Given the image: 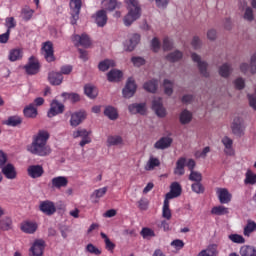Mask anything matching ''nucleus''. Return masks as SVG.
I'll use <instances>...</instances> for the list:
<instances>
[{
    "instance_id": "1",
    "label": "nucleus",
    "mask_w": 256,
    "mask_h": 256,
    "mask_svg": "<svg viewBox=\"0 0 256 256\" xmlns=\"http://www.w3.org/2000/svg\"><path fill=\"white\" fill-rule=\"evenodd\" d=\"M49 132L47 130H39L32 138V143L28 146L29 153L38 157H47L51 155V146L47 145L49 141Z\"/></svg>"
},
{
    "instance_id": "2",
    "label": "nucleus",
    "mask_w": 256,
    "mask_h": 256,
    "mask_svg": "<svg viewBox=\"0 0 256 256\" xmlns=\"http://www.w3.org/2000/svg\"><path fill=\"white\" fill-rule=\"evenodd\" d=\"M128 5V14L124 17V25L130 27L134 21H137L141 17V6L139 0H126Z\"/></svg>"
},
{
    "instance_id": "3",
    "label": "nucleus",
    "mask_w": 256,
    "mask_h": 256,
    "mask_svg": "<svg viewBox=\"0 0 256 256\" xmlns=\"http://www.w3.org/2000/svg\"><path fill=\"white\" fill-rule=\"evenodd\" d=\"M82 5H83V2L81 0H70L71 25H77V21H79V15L81 13Z\"/></svg>"
},
{
    "instance_id": "4",
    "label": "nucleus",
    "mask_w": 256,
    "mask_h": 256,
    "mask_svg": "<svg viewBox=\"0 0 256 256\" xmlns=\"http://www.w3.org/2000/svg\"><path fill=\"white\" fill-rule=\"evenodd\" d=\"M91 130H87L85 128H79L72 133L73 139H79L81 137V141L79 143L80 147H85V145H89L91 143Z\"/></svg>"
},
{
    "instance_id": "5",
    "label": "nucleus",
    "mask_w": 256,
    "mask_h": 256,
    "mask_svg": "<svg viewBox=\"0 0 256 256\" xmlns=\"http://www.w3.org/2000/svg\"><path fill=\"white\" fill-rule=\"evenodd\" d=\"M26 75H37L41 71V64L35 56H31L28 59L27 64L24 66Z\"/></svg>"
},
{
    "instance_id": "6",
    "label": "nucleus",
    "mask_w": 256,
    "mask_h": 256,
    "mask_svg": "<svg viewBox=\"0 0 256 256\" xmlns=\"http://www.w3.org/2000/svg\"><path fill=\"white\" fill-rule=\"evenodd\" d=\"M39 211L44 215L51 217V215H55V213H57V207H55V203L51 200H44L39 204Z\"/></svg>"
},
{
    "instance_id": "7",
    "label": "nucleus",
    "mask_w": 256,
    "mask_h": 256,
    "mask_svg": "<svg viewBox=\"0 0 256 256\" xmlns=\"http://www.w3.org/2000/svg\"><path fill=\"white\" fill-rule=\"evenodd\" d=\"M136 91L137 84H135V80H133V78H129L124 89L122 90L123 97H125V99H131V97L135 95Z\"/></svg>"
},
{
    "instance_id": "8",
    "label": "nucleus",
    "mask_w": 256,
    "mask_h": 256,
    "mask_svg": "<svg viewBox=\"0 0 256 256\" xmlns=\"http://www.w3.org/2000/svg\"><path fill=\"white\" fill-rule=\"evenodd\" d=\"M63 111H65V105L59 103L57 100H53L47 115L51 119L52 117H56V115H61Z\"/></svg>"
},
{
    "instance_id": "9",
    "label": "nucleus",
    "mask_w": 256,
    "mask_h": 256,
    "mask_svg": "<svg viewBox=\"0 0 256 256\" xmlns=\"http://www.w3.org/2000/svg\"><path fill=\"white\" fill-rule=\"evenodd\" d=\"M72 41L77 47H79V45H81V47H85L86 49L91 47V38H89V35L87 34L74 35L72 37Z\"/></svg>"
},
{
    "instance_id": "10",
    "label": "nucleus",
    "mask_w": 256,
    "mask_h": 256,
    "mask_svg": "<svg viewBox=\"0 0 256 256\" xmlns=\"http://www.w3.org/2000/svg\"><path fill=\"white\" fill-rule=\"evenodd\" d=\"M182 191L183 189L181 188V184H179V182H173L170 185V192L166 194L165 199L170 201V199L181 197Z\"/></svg>"
},
{
    "instance_id": "11",
    "label": "nucleus",
    "mask_w": 256,
    "mask_h": 256,
    "mask_svg": "<svg viewBox=\"0 0 256 256\" xmlns=\"http://www.w3.org/2000/svg\"><path fill=\"white\" fill-rule=\"evenodd\" d=\"M45 251V240L37 239L34 241L32 247L30 248V252L32 256H43V252Z\"/></svg>"
},
{
    "instance_id": "12",
    "label": "nucleus",
    "mask_w": 256,
    "mask_h": 256,
    "mask_svg": "<svg viewBox=\"0 0 256 256\" xmlns=\"http://www.w3.org/2000/svg\"><path fill=\"white\" fill-rule=\"evenodd\" d=\"M152 109L158 117H165L167 115V110L163 107L162 98H156L152 101Z\"/></svg>"
},
{
    "instance_id": "13",
    "label": "nucleus",
    "mask_w": 256,
    "mask_h": 256,
    "mask_svg": "<svg viewBox=\"0 0 256 256\" xmlns=\"http://www.w3.org/2000/svg\"><path fill=\"white\" fill-rule=\"evenodd\" d=\"M87 119V113L84 111H78L71 114L70 125L71 127H79L83 120Z\"/></svg>"
},
{
    "instance_id": "14",
    "label": "nucleus",
    "mask_w": 256,
    "mask_h": 256,
    "mask_svg": "<svg viewBox=\"0 0 256 256\" xmlns=\"http://www.w3.org/2000/svg\"><path fill=\"white\" fill-rule=\"evenodd\" d=\"M191 57L192 61L197 63L201 75H203V77H209V72H207V62L201 61V56L197 55V53H192Z\"/></svg>"
},
{
    "instance_id": "15",
    "label": "nucleus",
    "mask_w": 256,
    "mask_h": 256,
    "mask_svg": "<svg viewBox=\"0 0 256 256\" xmlns=\"http://www.w3.org/2000/svg\"><path fill=\"white\" fill-rule=\"evenodd\" d=\"M43 51H44V57L46 61H48V63H53V61H55L53 42L51 41L45 42L43 46Z\"/></svg>"
},
{
    "instance_id": "16",
    "label": "nucleus",
    "mask_w": 256,
    "mask_h": 256,
    "mask_svg": "<svg viewBox=\"0 0 256 256\" xmlns=\"http://www.w3.org/2000/svg\"><path fill=\"white\" fill-rule=\"evenodd\" d=\"M128 111H130V113L132 115H137V113L139 115H146L147 114V104L145 103H134V104H130L128 106Z\"/></svg>"
},
{
    "instance_id": "17",
    "label": "nucleus",
    "mask_w": 256,
    "mask_h": 256,
    "mask_svg": "<svg viewBox=\"0 0 256 256\" xmlns=\"http://www.w3.org/2000/svg\"><path fill=\"white\" fill-rule=\"evenodd\" d=\"M244 131L245 125H243V119H241L240 117L234 118L232 123V133H234V135H237L238 137H241Z\"/></svg>"
},
{
    "instance_id": "18",
    "label": "nucleus",
    "mask_w": 256,
    "mask_h": 256,
    "mask_svg": "<svg viewBox=\"0 0 256 256\" xmlns=\"http://www.w3.org/2000/svg\"><path fill=\"white\" fill-rule=\"evenodd\" d=\"M2 174L4 177H6V179H17V169H15V166L11 163H8L2 167Z\"/></svg>"
},
{
    "instance_id": "19",
    "label": "nucleus",
    "mask_w": 256,
    "mask_h": 256,
    "mask_svg": "<svg viewBox=\"0 0 256 256\" xmlns=\"http://www.w3.org/2000/svg\"><path fill=\"white\" fill-rule=\"evenodd\" d=\"M27 173L32 179H38V177L43 176V173H45V171L43 170V166L41 165H31L28 167Z\"/></svg>"
},
{
    "instance_id": "20",
    "label": "nucleus",
    "mask_w": 256,
    "mask_h": 256,
    "mask_svg": "<svg viewBox=\"0 0 256 256\" xmlns=\"http://www.w3.org/2000/svg\"><path fill=\"white\" fill-rule=\"evenodd\" d=\"M217 195H218V199L222 205L231 202L232 195H231V193H229V190H227L226 188H218Z\"/></svg>"
},
{
    "instance_id": "21",
    "label": "nucleus",
    "mask_w": 256,
    "mask_h": 256,
    "mask_svg": "<svg viewBox=\"0 0 256 256\" xmlns=\"http://www.w3.org/2000/svg\"><path fill=\"white\" fill-rule=\"evenodd\" d=\"M139 41H141V35L133 34L132 37L124 44L126 51H134L135 47L139 45Z\"/></svg>"
},
{
    "instance_id": "22",
    "label": "nucleus",
    "mask_w": 256,
    "mask_h": 256,
    "mask_svg": "<svg viewBox=\"0 0 256 256\" xmlns=\"http://www.w3.org/2000/svg\"><path fill=\"white\" fill-rule=\"evenodd\" d=\"M51 183L53 189H61L69 185V180L65 176H57L52 179Z\"/></svg>"
},
{
    "instance_id": "23",
    "label": "nucleus",
    "mask_w": 256,
    "mask_h": 256,
    "mask_svg": "<svg viewBox=\"0 0 256 256\" xmlns=\"http://www.w3.org/2000/svg\"><path fill=\"white\" fill-rule=\"evenodd\" d=\"M38 227L39 226L37 225V222L26 221L22 223L21 230L23 231V233H28L29 235H33V233L37 231Z\"/></svg>"
},
{
    "instance_id": "24",
    "label": "nucleus",
    "mask_w": 256,
    "mask_h": 256,
    "mask_svg": "<svg viewBox=\"0 0 256 256\" xmlns=\"http://www.w3.org/2000/svg\"><path fill=\"white\" fill-rule=\"evenodd\" d=\"M101 5L105 11H115L121 7V3L117 0H102Z\"/></svg>"
},
{
    "instance_id": "25",
    "label": "nucleus",
    "mask_w": 256,
    "mask_h": 256,
    "mask_svg": "<svg viewBox=\"0 0 256 256\" xmlns=\"http://www.w3.org/2000/svg\"><path fill=\"white\" fill-rule=\"evenodd\" d=\"M50 85H61L63 83V75L59 72L52 71L48 74Z\"/></svg>"
},
{
    "instance_id": "26",
    "label": "nucleus",
    "mask_w": 256,
    "mask_h": 256,
    "mask_svg": "<svg viewBox=\"0 0 256 256\" xmlns=\"http://www.w3.org/2000/svg\"><path fill=\"white\" fill-rule=\"evenodd\" d=\"M8 59L12 63L15 61H21V59H23V49L21 48L11 49L9 51Z\"/></svg>"
},
{
    "instance_id": "27",
    "label": "nucleus",
    "mask_w": 256,
    "mask_h": 256,
    "mask_svg": "<svg viewBox=\"0 0 256 256\" xmlns=\"http://www.w3.org/2000/svg\"><path fill=\"white\" fill-rule=\"evenodd\" d=\"M107 11H105V9L99 10L96 13V25H98V27H105V25H107Z\"/></svg>"
},
{
    "instance_id": "28",
    "label": "nucleus",
    "mask_w": 256,
    "mask_h": 256,
    "mask_svg": "<svg viewBox=\"0 0 256 256\" xmlns=\"http://www.w3.org/2000/svg\"><path fill=\"white\" fill-rule=\"evenodd\" d=\"M171 143H173V139L170 137H162L155 144V149H167L171 147Z\"/></svg>"
},
{
    "instance_id": "29",
    "label": "nucleus",
    "mask_w": 256,
    "mask_h": 256,
    "mask_svg": "<svg viewBox=\"0 0 256 256\" xmlns=\"http://www.w3.org/2000/svg\"><path fill=\"white\" fill-rule=\"evenodd\" d=\"M222 143L225 147L224 153L226 155H229V156L235 155V151L233 150V140L231 138L227 136L222 138Z\"/></svg>"
},
{
    "instance_id": "30",
    "label": "nucleus",
    "mask_w": 256,
    "mask_h": 256,
    "mask_svg": "<svg viewBox=\"0 0 256 256\" xmlns=\"http://www.w3.org/2000/svg\"><path fill=\"white\" fill-rule=\"evenodd\" d=\"M123 77V72L121 70H111L107 73V79L110 83H116L117 81H121Z\"/></svg>"
},
{
    "instance_id": "31",
    "label": "nucleus",
    "mask_w": 256,
    "mask_h": 256,
    "mask_svg": "<svg viewBox=\"0 0 256 256\" xmlns=\"http://www.w3.org/2000/svg\"><path fill=\"white\" fill-rule=\"evenodd\" d=\"M84 93L90 99H95L97 97V95H99V90H97V87H95L91 84H86L84 86Z\"/></svg>"
},
{
    "instance_id": "32",
    "label": "nucleus",
    "mask_w": 256,
    "mask_h": 256,
    "mask_svg": "<svg viewBox=\"0 0 256 256\" xmlns=\"http://www.w3.org/2000/svg\"><path fill=\"white\" fill-rule=\"evenodd\" d=\"M0 229L1 231H10V229H13V220L11 217L6 216L0 219Z\"/></svg>"
},
{
    "instance_id": "33",
    "label": "nucleus",
    "mask_w": 256,
    "mask_h": 256,
    "mask_svg": "<svg viewBox=\"0 0 256 256\" xmlns=\"http://www.w3.org/2000/svg\"><path fill=\"white\" fill-rule=\"evenodd\" d=\"M256 223L253 220H247L246 227H244L243 235L244 237H251V233H255Z\"/></svg>"
},
{
    "instance_id": "34",
    "label": "nucleus",
    "mask_w": 256,
    "mask_h": 256,
    "mask_svg": "<svg viewBox=\"0 0 256 256\" xmlns=\"http://www.w3.org/2000/svg\"><path fill=\"white\" fill-rule=\"evenodd\" d=\"M197 256H217V245H209L207 249L200 251Z\"/></svg>"
},
{
    "instance_id": "35",
    "label": "nucleus",
    "mask_w": 256,
    "mask_h": 256,
    "mask_svg": "<svg viewBox=\"0 0 256 256\" xmlns=\"http://www.w3.org/2000/svg\"><path fill=\"white\" fill-rule=\"evenodd\" d=\"M185 158H179L176 162V168L174 170L175 175H185Z\"/></svg>"
},
{
    "instance_id": "36",
    "label": "nucleus",
    "mask_w": 256,
    "mask_h": 256,
    "mask_svg": "<svg viewBox=\"0 0 256 256\" xmlns=\"http://www.w3.org/2000/svg\"><path fill=\"white\" fill-rule=\"evenodd\" d=\"M104 115L111 119V121H115L119 117V113H117V109L113 106H107L104 110Z\"/></svg>"
},
{
    "instance_id": "37",
    "label": "nucleus",
    "mask_w": 256,
    "mask_h": 256,
    "mask_svg": "<svg viewBox=\"0 0 256 256\" xmlns=\"http://www.w3.org/2000/svg\"><path fill=\"white\" fill-rule=\"evenodd\" d=\"M167 61H170V63H177V61H181L183 59V52L176 50L174 52H171L166 56Z\"/></svg>"
},
{
    "instance_id": "38",
    "label": "nucleus",
    "mask_w": 256,
    "mask_h": 256,
    "mask_svg": "<svg viewBox=\"0 0 256 256\" xmlns=\"http://www.w3.org/2000/svg\"><path fill=\"white\" fill-rule=\"evenodd\" d=\"M25 117H28L30 119H33L37 117V109L35 107V104H30L24 108L23 111Z\"/></svg>"
},
{
    "instance_id": "39",
    "label": "nucleus",
    "mask_w": 256,
    "mask_h": 256,
    "mask_svg": "<svg viewBox=\"0 0 256 256\" xmlns=\"http://www.w3.org/2000/svg\"><path fill=\"white\" fill-rule=\"evenodd\" d=\"M241 256H256V248L254 246L245 245L240 248Z\"/></svg>"
},
{
    "instance_id": "40",
    "label": "nucleus",
    "mask_w": 256,
    "mask_h": 256,
    "mask_svg": "<svg viewBox=\"0 0 256 256\" xmlns=\"http://www.w3.org/2000/svg\"><path fill=\"white\" fill-rule=\"evenodd\" d=\"M161 165V161L159 158H155L151 156L145 166L146 171H153L155 167H159Z\"/></svg>"
},
{
    "instance_id": "41",
    "label": "nucleus",
    "mask_w": 256,
    "mask_h": 256,
    "mask_svg": "<svg viewBox=\"0 0 256 256\" xmlns=\"http://www.w3.org/2000/svg\"><path fill=\"white\" fill-rule=\"evenodd\" d=\"M107 145L108 147H113L117 145H123V137L121 136H108L107 138Z\"/></svg>"
},
{
    "instance_id": "42",
    "label": "nucleus",
    "mask_w": 256,
    "mask_h": 256,
    "mask_svg": "<svg viewBox=\"0 0 256 256\" xmlns=\"http://www.w3.org/2000/svg\"><path fill=\"white\" fill-rule=\"evenodd\" d=\"M211 214L212 215H218V216L229 215V208H227L223 205L215 206L211 209Z\"/></svg>"
},
{
    "instance_id": "43",
    "label": "nucleus",
    "mask_w": 256,
    "mask_h": 256,
    "mask_svg": "<svg viewBox=\"0 0 256 256\" xmlns=\"http://www.w3.org/2000/svg\"><path fill=\"white\" fill-rule=\"evenodd\" d=\"M162 217L167 219V221L171 220L172 214L171 209L169 208V200L164 199L163 208H162Z\"/></svg>"
},
{
    "instance_id": "44",
    "label": "nucleus",
    "mask_w": 256,
    "mask_h": 256,
    "mask_svg": "<svg viewBox=\"0 0 256 256\" xmlns=\"http://www.w3.org/2000/svg\"><path fill=\"white\" fill-rule=\"evenodd\" d=\"M191 119H193V114L189 112V110H183L180 114V123L182 125H187V123H191Z\"/></svg>"
},
{
    "instance_id": "45",
    "label": "nucleus",
    "mask_w": 256,
    "mask_h": 256,
    "mask_svg": "<svg viewBox=\"0 0 256 256\" xmlns=\"http://www.w3.org/2000/svg\"><path fill=\"white\" fill-rule=\"evenodd\" d=\"M4 123L9 127H17V125L23 123V120L19 116H10Z\"/></svg>"
},
{
    "instance_id": "46",
    "label": "nucleus",
    "mask_w": 256,
    "mask_h": 256,
    "mask_svg": "<svg viewBox=\"0 0 256 256\" xmlns=\"http://www.w3.org/2000/svg\"><path fill=\"white\" fill-rule=\"evenodd\" d=\"M114 66H115V61L106 59L99 63L98 69L99 71L105 72V71H108L110 67H114Z\"/></svg>"
},
{
    "instance_id": "47",
    "label": "nucleus",
    "mask_w": 256,
    "mask_h": 256,
    "mask_svg": "<svg viewBox=\"0 0 256 256\" xmlns=\"http://www.w3.org/2000/svg\"><path fill=\"white\" fill-rule=\"evenodd\" d=\"M100 235H101L102 239H104L105 247H106L107 251H110V253H113V251H115V243H113L111 241V239H109L107 234L101 232Z\"/></svg>"
},
{
    "instance_id": "48",
    "label": "nucleus",
    "mask_w": 256,
    "mask_h": 256,
    "mask_svg": "<svg viewBox=\"0 0 256 256\" xmlns=\"http://www.w3.org/2000/svg\"><path fill=\"white\" fill-rule=\"evenodd\" d=\"M245 185H255L256 183V174L253 173L251 170H247L245 174V179H244Z\"/></svg>"
},
{
    "instance_id": "49",
    "label": "nucleus",
    "mask_w": 256,
    "mask_h": 256,
    "mask_svg": "<svg viewBox=\"0 0 256 256\" xmlns=\"http://www.w3.org/2000/svg\"><path fill=\"white\" fill-rule=\"evenodd\" d=\"M157 87H158L157 80H150L144 83V89L145 91H148V93H155V91H157Z\"/></svg>"
},
{
    "instance_id": "50",
    "label": "nucleus",
    "mask_w": 256,
    "mask_h": 256,
    "mask_svg": "<svg viewBox=\"0 0 256 256\" xmlns=\"http://www.w3.org/2000/svg\"><path fill=\"white\" fill-rule=\"evenodd\" d=\"M140 235L143 239H151V237H155V231L149 227H144L142 228Z\"/></svg>"
},
{
    "instance_id": "51",
    "label": "nucleus",
    "mask_w": 256,
    "mask_h": 256,
    "mask_svg": "<svg viewBox=\"0 0 256 256\" xmlns=\"http://www.w3.org/2000/svg\"><path fill=\"white\" fill-rule=\"evenodd\" d=\"M191 189L193 193H197V195H201L202 193H205V186L201 182H194L191 185Z\"/></svg>"
},
{
    "instance_id": "52",
    "label": "nucleus",
    "mask_w": 256,
    "mask_h": 256,
    "mask_svg": "<svg viewBox=\"0 0 256 256\" xmlns=\"http://www.w3.org/2000/svg\"><path fill=\"white\" fill-rule=\"evenodd\" d=\"M219 75L221 77H229L231 75V65L229 64H223L219 69Z\"/></svg>"
},
{
    "instance_id": "53",
    "label": "nucleus",
    "mask_w": 256,
    "mask_h": 256,
    "mask_svg": "<svg viewBox=\"0 0 256 256\" xmlns=\"http://www.w3.org/2000/svg\"><path fill=\"white\" fill-rule=\"evenodd\" d=\"M189 181H194L195 183H201V181H203V175H201L200 172L193 170L192 172H190Z\"/></svg>"
},
{
    "instance_id": "54",
    "label": "nucleus",
    "mask_w": 256,
    "mask_h": 256,
    "mask_svg": "<svg viewBox=\"0 0 256 256\" xmlns=\"http://www.w3.org/2000/svg\"><path fill=\"white\" fill-rule=\"evenodd\" d=\"M106 193L107 187L99 188L92 193L91 199H101V197H104Z\"/></svg>"
},
{
    "instance_id": "55",
    "label": "nucleus",
    "mask_w": 256,
    "mask_h": 256,
    "mask_svg": "<svg viewBox=\"0 0 256 256\" xmlns=\"http://www.w3.org/2000/svg\"><path fill=\"white\" fill-rule=\"evenodd\" d=\"M164 93L169 96L173 95V82L171 80H164Z\"/></svg>"
},
{
    "instance_id": "56",
    "label": "nucleus",
    "mask_w": 256,
    "mask_h": 256,
    "mask_svg": "<svg viewBox=\"0 0 256 256\" xmlns=\"http://www.w3.org/2000/svg\"><path fill=\"white\" fill-rule=\"evenodd\" d=\"M229 239H230V241H232V243H238L240 245L245 243V238L239 234H231V235H229Z\"/></svg>"
},
{
    "instance_id": "57",
    "label": "nucleus",
    "mask_w": 256,
    "mask_h": 256,
    "mask_svg": "<svg viewBox=\"0 0 256 256\" xmlns=\"http://www.w3.org/2000/svg\"><path fill=\"white\" fill-rule=\"evenodd\" d=\"M62 97H64V99H70V101H72L73 103H77V101L80 100L79 94L77 93L64 92L62 93Z\"/></svg>"
},
{
    "instance_id": "58",
    "label": "nucleus",
    "mask_w": 256,
    "mask_h": 256,
    "mask_svg": "<svg viewBox=\"0 0 256 256\" xmlns=\"http://www.w3.org/2000/svg\"><path fill=\"white\" fill-rule=\"evenodd\" d=\"M171 247H174V249H176V251H181V249H183V247H185V242H183V240L181 239H175L170 243Z\"/></svg>"
},
{
    "instance_id": "59",
    "label": "nucleus",
    "mask_w": 256,
    "mask_h": 256,
    "mask_svg": "<svg viewBox=\"0 0 256 256\" xmlns=\"http://www.w3.org/2000/svg\"><path fill=\"white\" fill-rule=\"evenodd\" d=\"M151 49L154 53H158L161 49V42L159 41V38L154 37L151 41Z\"/></svg>"
},
{
    "instance_id": "60",
    "label": "nucleus",
    "mask_w": 256,
    "mask_h": 256,
    "mask_svg": "<svg viewBox=\"0 0 256 256\" xmlns=\"http://www.w3.org/2000/svg\"><path fill=\"white\" fill-rule=\"evenodd\" d=\"M6 27L7 31L9 32H11L12 29H15L17 27V22L15 21L14 17L6 18Z\"/></svg>"
},
{
    "instance_id": "61",
    "label": "nucleus",
    "mask_w": 256,
    "mask_h": 256,
    "mask_svg": "<svg viewBox=\"0 0 256 256\" xmlns=\"http://www.w3.org/2000/svg\"><path fill=\"white\" fill-rule=\"evenodd\" d=\"M22 13L24 21H31V19L33 18V13H35V11H33V9H23Z\"/></svg>"
},
{
    "instance_id": "62",
    "label": "nucleus",
    "mask_w": 256,
    "mask_h": 256,
    "mask_svg": "<svg viewBox=\"0 0 256 256\" xmlns=\"http://www.w3.org/2000/svg\"><path fill=\"white\" fill-rule=\"evenodd\" d=\"M86 251H88V253H91L92 255H101V250H99V248H97L93 244H88L86 246Z\"/></svg>"
},
{
    "instance_id": "63",
    "label": "nucleus",
    "mask_w": 256,
    "mask_h": 256,
    "mask_svg": "<svg viewBox=\"0 0 256 256\" xmlns=\"http://www.w3.org/2000/svg\"><path fill=\"white\" fill-rule=\"evenodd\" d=\"M163 50L171 51L173 49V42L169 39V37H165L163 39Z\"/></svg>"
},
{
    "instance_id": "64",
    "label": "nucleus",
    "mask_w": 256,
    "mask_h": 256,
    "mask_svg": "<svg viewBox=\"0 0 256 256\" xmlns=\"http://www.w3.org/2000/svg\"><path fill=\"white\" fill-rule=\"evenodd\" d=\"M250 71H251L252 74L256 73V53L251 57Z\"/></svg>"
}]
</instances>
